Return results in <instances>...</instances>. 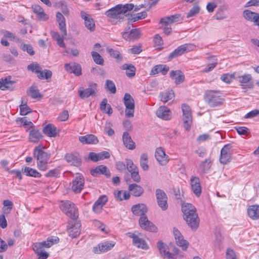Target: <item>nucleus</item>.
<instances>
[{
  "label": "nucleus",
  "instance_id": "obj_1",
  "mask_svg": "<svg viewBox=\"0 0 259 259\" xmlns=\"http://www.w3.org/2000/svg\"><path fill=\"white\" fill-rule=\"evenodd\" d=\"M59 241V238L58 237L51 236L49 237L46 241L34 243L32 248L38 256L37 259H47L49 254L44 250V248H49L53 244L58 243Z\"/></svg>",
  "mask_w": 259,
  "mask_h": 259
},
{
  "label": "nucleus",
  "instance_id": "obj_2",
  "mask_svg": "<svg viewBox=\"0 0 259 259\" xmlns=\"http://www.w3.org/2000/svg\"><path fill=\"white\" fill-rule=\"evenodd\" d=\"M134 7L133 4L117 5L107 11L105 15L109 19H122L128 15V12L133 10Z\"/></svg>",
  "mask_w": 259,
  "mask_h": 259
},
{
  "label": "nucleus",
  "instance_id": "obj_3",
  "mask_svg": "<svg viewBox=\"0 0 259 259\" xmlns=\"http://www.w3.org/2000/svg\"><path fill=\"white\" fill-rule=\"evenodd\" d=\"M182 210L184 213V219L188 225L192 229L197 228L199 224V219L196 212L195 207L191 204H187L182 206Z\"/></svg>",
  "mask_w": 259,
  "mask_h": 259
},
{
  "label": "nucleus",
  "instance_id": "obj_4",
  "mask_svg": "<svg viewBox=\"0 0 259 259\" xmlns=\"http://www.w3.org/2000/svg\"><path fill=\"white\" fill-rule=\"evenodd\" d=\"M34 157L37 160V166L40 170L46 171L48 168L50 154L43 150V147L39 145L33 150Z\"/></svg>",
  "mask_w": 259,
  "mask_h": 259
},
{
  "label": "nucleus",
  "instance_id": "obj_5",
  "mask_svg": "<svg viewBox=\"0 0 259 259\" xmlns=\"http://www.w3.org/2000/svg\"><path fill=\"white\" fill-rule=\"evenodd\" d=\"M205 102L211 107L222 105L224 101L222 94L219 91L208 90L204 95Z\"/></svg>",
  "mask_w": 259,
  "mask_h": 259
},
{
  "label": "nucleus",
  "instance_id": "obj_6",
  "mask_svg": "<svg viewBox=\"0 0 259 259\" xmlns=\"http://www.w3.org/2000/svg\"><path fill=\"white\" fill-rule=\"evenodd\" d=\"M60 208L68 217L72 220H76L78 218V209L75 204L70 201H61Z\"/></svg>",
  "mask_w": 259,
  "mask_h": 259
},
{
  "label": "nucleus",
  "instance_id": "obj_7",
  "mask_svg": "<svg viewBox=\"0 0 259 259\" xmlns=\"http://www.w3.org/2000/svg\"><path fill=\"white\" fill-rule=\"evenodd\" d=\"M123 101L125 106V114L126 117H133L135 111V101L134 98L130 94L125 93L123 98Z\"/></svg>",
  "mask_w": 259,
  "mask_h": 259
},
{
  "label": "nucleus",
  "instance_id": "obj_8",
  "mask_svg": "<svg viewBox=\"0 0 259 259\" xmlns=\"http://www.w3.org/2000/svg\"><path fill=\"white\" fill-rule=\"evenodd\" d=\"M195 46L191 44H185L179 46L177 49L173 51L168 56V59L171 60L173 58L181 56L185 53L194 50Z\"/></svg>",
  "mask_w": 259,
  "mask_h": 259
},
{
  "label": "nucleus",
  "instance_id": "obj_9",
  "mask_svg": "<svg viewBox=\"0 0 259 259\" xmlns=\"http://www.w3.org/2000/svg\"><path fill=\"white\" fill-rule=\"evenodd\" d=\"M180 21V15L179 14L171 15L169 17L162 18L160 20V23L164 27L163 28V32L165 34H169L171 31V28L168 27V25L175 22H178Z\"/></svg>",
  "mask_w": 259,
  "mask_h": 259
},
{
  "label": "nucleus",
  "instance_id": "obj_10",
  "mask_svg": "<svg viewBox=\"0 0 259 259\" xmlns=\"http://www.w3.org/2000/svg\"><path fill=\"white\" fill-rule=\"evenodd\" d=\"M155 196L158 206L163 211L167 210L168 207V198L164 191L160 189H157L155 191Z\"/></svg>",
  "mask_w": 259,
  "mask_h": 259
},
{
  "label": "nucleus",
  "instance_id": "obj_11",
  "mask_svg": "<svg viewBox=\"0 0 259 259\" xmlns=\"http://www.w3.org/2000/svg\"><path fill=\"white\" fill-rule=\"evenodd\" d=\"M182 110L184 128L186 130L189 131L192 123V116L190 107L188 105L184 104L182 106Z\"/></svg>",
  "mask_w": 259,
  "mask_h": 259
},
{
  "label": "nucleus",
  "instance_id": "obj_12",
  "mask_svg": "<svg viewBox=\"0 0 259 259\" xmlns=\"http://www.w3.org/2000/svg\"><path fill=\"white\" fill-rule=\"evenodd\" d=\"M98 84L93 82L88 83V88L85 89L78 90L79 96L81 99L87 98L90 96H95L97 90Z\"/></svg>",
  "mask_w": 259,
  "mask_h": 259
},
{
  "label": "nucleus",
  "instance_id": "obj_13",
  "mask_svg": "<svg viewBox=\"0 0 259 259\" xmlns=\"http://www.w3.org/2000/svg\"><path fill=\"white\" fill-rule=\"evenodd\" d=\"M232 146L230 144L225 145L221 150L220 161L223 164L230 162L232 159Z\"/></svg>",
  "mask_w": 259,
  "mask_h": 259
},
{
  "label": "nucleus",
  "instance_id": "obj_14",
  "mask_svg": "<svg viewBox=\"0 0 259 259\" xmlns=\"http://www.w3.org/2000/svg\"><path fill=\"white\" fill-rule=\"evenodd\" d=\"M252 76L250 74H245L242 75H236V79L240 83L243 89L253 88V83L250 82L252 80Z\"/></svg>",
  "mask_w": 259,
  "mask_h": 259
},
{
  "label": "nucleus",
  "instance_id": "obj_15",
  "mask_svg": "<svg viewBox=\"0 0 259 259\" xmlns=\"http://www.w3.org/2000/svg\"><path fill=\"white\" fill-rule=\"evenodd\" d=\"M84 180L82 176L77 174L72 181V190L75 193L81 192L84 187Z\"/></svg>",
  "mask_w": 259,
  "mask_h": 259
},
{
  "label": "nucleus",
  "instance_id": "obj_16",
  "mask_svg": "<svg viewBox=\"0 0 259 259\" xmlns=\"http://www.w3.org/2000/svg\"><path fill=\"white\" fill-rule=\"evenodd\" d=\"M139 225L141 228L145 230L153 232H156L157 231V227L148 220L146 215H143L140 218Z\"/></svg>",
  "mask_w": 259,
  "mask_h": 259
},
{
  "label": "nucleus",
  "instance_id": "obj_17",
  "mask_svg": "<svg viewBox=\"0 0 259 259\" xmlns=\"http://www.w3.org/2000/svg\"><path fill=\"white\" fill-rule=\"evenodd\" d=\"M115 243L113 241H105L99 243L93 247V251L95 253H101L106 252L113 247Z\"/></svg>",
  "mask_w": 259,
  "mask_h": 259
},
{
  "label": "nucleus",
  "instance_id": "obj_18",
  "mask_svg": "<svg viewBox=\"0 0 259 259\" xmlns=\"http://www.w3.org/2000/svg\"><path fill=\"white\" fill-rule=\"evenodd\" d=\"M174 235L176 240L177 244L181 247L183 250H186L188 245V242L184 239L183 235L180 232L178 229L174 228Z\"/></svg>",
  "mask_w": 259,
  "mask_h": 259
},
{
  "label": "nucleus",
  "instance_id": "obj_19",
  "mask_svg": "<svg viewBox=\"0 0 259 259\" xmlns=\"http://www.w3.org/2000/svg\"><path fill=\"white\" fill-rule=\"evenodd\" d=\"M190 185L193 192L196 196H200L201 194V187L199 178L195 176H192L190 178Z\"/></svg>",
  "mask_w": 259,
  "mask_h": 259
},
{
  "label": "nucleus",
  "instance_id": "obj_20",
  "mask_svg": "<svg viewBox=\"0 0 259 259\" xmlns=\"http://www.w3.org/2000/svg\"><path fill=\"white\" fill-rule=\"evenodd\" d=\"M80 16L84 21V25L90 31H93L95 29V24L92 17L83 11H81Z\"/></svg>",
  "mask_w": 259,
  "mask_h": 259
},
{
  "label": "nucleus",
  "instance_id": "obj_21",
  "mask_svg": "<svg viewBox=\"0 0 259 259\" xmlns=\"http://www.w3.org/2000/svg\"><path fill=\"white\" fill-rule=\"evenodd\" d=\"M157 247L161 255L164 258H174L175 255L170 253L168 246L161 241H159L157 244Z\"/></svg>",
  "mask_w": 259,
  "mask_h": 259
},
{
  "label": "nucleus",
  "instance_id": "obj_22",
  "mask_svg": "<svg viewBox=\"0 0 259 259\" xmlns=\"http://www.w3.org/2000/svg\"><path fill=\"white\" fill-rule=\"evenodd\" d=\"M155 156L157 161L161 165L166 164L168 161V156L165 154V151L162 147H159L156 149Z\"/></svg>",
  "mask_w": 259,
  "mask_h": 259
},
{
  "label": "nucleus",
  "instance_id": "obj_23",
  "mask_svg": "<svg viewBox=\"0 0 259 259\" xmlns=\"http://www.w3.org/2000/svg\"><path fill=\"white\" fill-rule=\"evenodd\" d=\"M65 69L69 73H73L76 76H79L81 74V65L77 63H67L65 64Z\"/></svg>",
  "mask_w": 259,
  "mask_h": 259
},
{
  "label": "nucleus",
  "instance_id": "obj_24",
  "mask_svg": "<svg viewBox=\"0 0 259 259\" xmlns=\"http://www.w3.org/2000/svg\"><path fill=\"white\" fill-rule=\"evenodd\" d=\"M127 235L133 239V243L134 245L138 248H141L143 249H147L148 246L146 242L143 239L139 238L135 233H128Z\"/></svg>",
  "mask_w": 259,
  "mask_h": 259
},
{
  "label": "nucleus",
  "instance_id": "obj_25",
  "mask_svg": "<svg viewBox=\"0 0 259 259\" xmlns=\"http://www.w3.org/2000/svg\"><path fill=\"white\" fill-rule=\"evenodd\" d=\"M91 174L94 177H97L102 174L105 175L107 177H109L111 175L110 170L103 165L98 166L95 168L92 169Z\"/></svg>",
  "mask_w": 259,
  "mask_h": 259
},
{
  "label": "nucleus",
  "instance_id": "obj_26",
  "mask_svg": "<svg viewBox=\"0 0 259 259\" xmlns=\"http://www.w3.org/2000/svg\"><path fill=\"white\" fill-rule=\"evenodd\" d=\"M133 213L138 216L142 217L145 215L147 211V206L143 203H139L134 205L131 208Z\"/></svg>",
  "mask_w": 259,
  "mask_h": 259
},
{
  "label": "nucleus",
  "instance_id": "obj_27",
  "mask_svg": "<svg viewBox=\"0 0 259 259\" xmlns=\"http://www.w3.org/2000/svg\"><path fill=\"white\" fill-rule=\"evenodd\" d=\"M108 200L106 195L101 196L95 202L93 206V209L97 213L101 212L103 206L107 202Z\"/></svg>",
  "mask_w": 259,
  "mask_h": 259
},
{
  "label": "nucleus",
  "instance_id": "obj_28",
  "mask_svg": "<svg viewBox=\"0 0 259 259\" xmlns=\"http://www.w3.org/2000/svg\"><path fill=\"white\" fill-rule=\"evenodd\" d=\"M80 227L81 224L79 222H76L73 224H72L67 230L69 236L72 238L77 237L80 234Z\"/></svg>",
  "mask_w": 259,
  "mask_h": 259
},
{
  "label": "nucleus",
  "instance_id": "obj_29",
  "mask_svg": "<svg viewBox=\"0 0 259 259\" xmlns=\"http://www.w3.org/2000/svg\"><path fill=\"white\" fill-rule=\"evenodd\" d=\"M65 158L68 163L70 164L78 166L80 164L81 159L78 154L68 153L66 154Z\"/></svg>",
  "mask_w": 259,
  "mask_h": 259
},
{
  "label": "nucleus",
  "instance_id": "obj_30",
  "mask_svg": "<svg viewBox=\"0 0 259 259\" xmlns=\"http://www.w3.org/2000/svg\"><path fill=\"white\" fill-rule=\"evenodd\" d=\"M243 15L246 20L253 22L255 25L259 26V14L246 10L243 12Z\"/></svg>",
  "mask_w": 259,
  "mask_h": 259
},
{
  "label": "nucleus",
  "instance_id": "obj_31",
  "mask_svg": "<svg viewBox=\"0 0 259 259\" xmlns=\"http://www.w3.org/2000/svg\"><path fill=\"white\" fill-rule=\"evenodd\" d=\"M79 141L83 144H96L99 142L97 137L93 134L79 137Z\"/></svg>",
  "mask_w": 259,
  "mask_h": 259
},
{
  "label": "nucleus",
  "instance_id": "obj_32",
  "mask_svg": "<svg viewBox=\"0 0 259 259\" xmlns=\"http://www.w3.org/2000/svg\"><path fill=\"white\" fill-rule=\"evenodd\" d=\"M122 141L124 146L130 150H134L136 148L135 143L133 141L127 132H124L122 135Z\"/></svg>",
  "mask_w": 259,
  "mask_h": 259
},
{
  "label": "nucleus",
  "instance_id": "obj_33",
  "mask_svg": "<svg viewBox=\"0 0 259 259\" xmlns=\"http://www.w3.org/2000/svg\"><path fill=\"white\" fill-rule=\"evenodd\" d=\"M56 20L59 24V29L63 33L64 36L67 35L65 19L61 13L58 12L56 13Z\"/></svg>",
  "mask_w": 259,
  "mask_h": 259
},
{
  "label": "nucleus",
  "instance_id": "obj_34",
  "mask_svg": "<svg viewBox=\"0 0 259 259\" xmlns=\"http://www.w3.org/2000/svg\"><path fill=\"white\" fill-rule=\"evenodd\" d=\"M170 77L175 80L176 84H179L182 83L185 80V76L180 70H172L169 74Z\"/></svg>",
  "mask_w": 259,
  "mask_h": 259
},
{
  "label": "nucleus",
  "instance_id": "obj_35",
  "mask_svg": "<svg viewBox=\"0 0 259 259\" xmlns=\"http://www.w3.org/2000/svg\"><path fill=\"white\" fill-rule=\"evenodd\" d=\"M169 109L166 106L160 107L156 111V115L159 118L163 119L168 120L170 119Z\"/></svg>",
  "mask_w": 259,
  "mask_h": 259
},
{
  "label": "nucleus",
  "instance_id": "obj_36",
  "mask_svg": "<svg viewBox=\"0 0 259 259\" xmlns=\"http://www.w3.org/2000/svg\"><path fill=\"white\" fill-rule=\"evenodd\" d=\"M44 133L49 137H55L58 134L56 126L52 124H48L43 129Z\"/></svg>",
  "mask_w": 259,
  "mask_h": 259
},
{
  "label": "nucleus",
  "instance_id": "obj_37",
  "mask_svg": "<svg viewBox=\"0 0 259 259\" xmlns=\"http://www.w3.org/2000/svg\"><path fill=\"white\" fill-rule=\"evenodd\" d=\"M169 69V67L166 65H157L152 68L150 74L155 75L160 72L163 75H165Z\"/></svg>",
  "mask_w": 259,
  "mask_h": 259
},
{
  "label": "nucleus",
  "instance_id": "obj_38",
  "mask_svg": "<svg viewBox=\"0 0 259 259\" xmlns=\"http://www.w3.org/2000/svg\"><path fill=\"white\" fill-rule=\"evenodd\" d=\"M15 81H11L10 78H2L0 80V89L5 91L7 90H13V85Z\"/></svg>",
  "mask_w": 259,
  "mask_h": 259
},
{
  "label": "nucleus",
  "instance_id": "obj_39",
  "mask_svg": "<svg viewBox=\"0 0 259 259\" xmlns=\"http://www.w3.org/2000/svg\"><path fill=\"white\" fill-rule=\"evenodd\" d=\"M128 190L131 192L132 194L136 197H139L144 193L143 188L136 184L130 185Z\"/></svg>",
  "mask_w": 259,
  "mask_h": 259
},
{
  "label": "nucleus",
  "instance_id": "obj_40",
  "mask_svg": "<svg viewBox=\"0 0 259 259\" xmlns=\"http://www.w3.org/2000/svg\"><path fill=\"white\" fill-rule=\"evenodd\" d=\"M248 216L253 220L259 218V206L253 205L250 206L247 209Z\"/></svg>",
  "mask_w": 259,
  "mask_h": 259
},
{
  "label": "nucleus",
  "instance_id": "obj_41",
  "mask_svg": "<svg viewBox=\"0 0 259 259\" xmlns=\"http://www.w3.org/2000/svg\"><path fill=\"white\" fill-rule=\"evenodd\" d=\"M159 98L162 102L166 103L170 100H173L174 93L172 90L161 92L159 95Z\"/></svg>",
  "mask_w": 259,
  "mask_h": 259
},
{
  "label": "nucleus",
  "instance_id": "obj_42",
  "mask_svg": "<svg viewBox=\"0 0 259 259\" xmlns=\"http://www.w3.org/2000/svg\"><path fill=\"white\" fill-rule=\"evenodd\" d=\"M22 171L24 172L27 176L32 177L34 178H40L41 175L36 169L29 167H25L23 168Z\"/></svg>",
  "mask_w": 259,
  "mask_h": 259
},
{
  "label": "nucleus",
  "instance_id": "obj_43",
  "mask_svg": "<svg viewBox=\"0 0 259 259\" xmlns=\"http://www.w3.org/2000/svg\"><path fill=\"white\" fill-rule=\"evenodd\" d=\"M41 138L42 135L38 130L32 129L30 131L29 140L31 142L37 143Z\"/></svg>",
  "mask_w": 259,
  "mask_h": 259
},
{
  "label": "nucleus",
  "instance_id": "obj_44",
  "mask_svg": "<svg viewBox=\"0 0 259 259\" xmlns=\"http://www.w3.org/2000/svg\"><path fill=\"white\" fill-rule=\"evenodd\" d=\"M51 34L53 38L57 41L59 47L64 48L66 47L65 44L64 42V36H61L59 33L55 32H52Z\"/></svg>",
  "mask_w": 259,
  "mask_h": 259
},
{
  "label": "nucleus",
  "instance_id": "obj_45",
  "mask_svg": "<svg viewBox=\"0 0 259 259\" xmlns=\"http://www.w3.org/2000/svg\"><path fill=\"white\" fill-rule=\"evenodd\" d=\"M209 60L211 63H209L206 68L202 70L203 72L207 73L212 71L218 64V60L215 57H210Z\"/></svg>",
  "mask_w": 259,
  "mask_h": 259
},
{
  "label": "nucleus",
  "instance_id": "obj_46",
  "mask_svg": "<svg viewBox=\"0 0 259 259\" xmlns=\"http://www.w3.org/2000/svg\"><path fill=\"white\" fill-rule=\"evenodd\" d=\"M122 68L126 70V74L128 77H132L135 75L136 68L133 65L124 64L122 65Z\"/></svg>",
  "mask_w": 259,
  "mask_h": 259
},
{
  "label": "nucleus",
  "instance_id": "obj_47",
  "mask_svg": "<svg viewBox=\"0 0 259 259\" xmlns=\"http://www.w3.org/2000/svg\"><path fill=\"white\" fill-rule=\"evenodd\" d=\"M115 197L119 201L123 200L124 199L126 200L128 199L130 195V193L125 191H117L114 192Z\"/></svg>",
  "mask_w": 259,
  "mask_h": 259
},
{
  "label": "nucleus",
  "instance_id": "obj_48",
  "mask_svg": "<svg viewBox=\"0 0 259 259\" xmlns=\"http://www.w3.org/2000/svg\"><path fill=\"white\" fill-rule=\"evenodd\" d=\"M147 16V13L146 11L141 12L140 13H138L136 14V15H131L128 17V20L130 22H134L137 21L139 20L144 19Z\"/></svg>",
  "mask_w": 259,
  "mask_h": 259
},
{
  "label": "nucleus",
  "instance_id": "obj_49",
  "mask_svg": "<svg viewBox=\"0 0 259 259\" xmlns=\"http://www.w3.org/2000/svg\"><path fill=\"white\" fill-rule=\"evenodd\" d=\"M33 11L36 14L39 18L45 20L47 19L46 15L44 13L43 9L38 5H33L32 7Z\"/></svg>",
  "mask_w": 259,
  "mask_h": 259
},
{
  "label": "nucleus",
  "instance_id": "obj_50",
  "mask_svg": "<svg viewBox=\"0 0 259 259\" xmlns=\"http://www.w3.org/2000/svg\"><path fill=\"white\" fill-rule=\"evenodd\" d=\"M148 155L147 153H143L141 155L140 157V165L142 168L146 171L149 169V165L148 164Z\"/></svg>",
  "mask_w": 259,
  "mask_h": 259
},
{
  "label": "nucleus",
  "instance_id": "obj_51",
  "mask_svg": "<svg viewBox=\"0 0 259 259\" xmlns=\"http://www.w3.org/2000/svg\"><path fill=\"white\" fill-rule=\"evenodd\" d=\"M236 72H234L232 74H229V73H226L223 74L221 75L220 79L223 82L227 83H230L231 82L233 81L234 79H236Z\"/></svg>",
  "mask_w": 259,
  "mask_h": 259
},
{
  "label": "nucleus",
  "instance_id": "obj_52",
  "mask_svg": "<svg viewBox=\"0 0 259 259\" xmlns=\"http://www.w3.org/2000/svg\"><path fill=\"white\" fill-rule=\"evenodd\" d=\"M28 94L33 99H36L41 97L37 88L35 86H31L29 88Z\"/></svg>",
  "mask_w": 259,
  "mask_h": 259
},
{
  "label": "nucleus",
  "instance_id": "obj_53",
  "mask_svg": "<svg viewBox=\"0 0 259 259\" xmlns=\"http://www.w3.org/2000/svg\"><path fill=\"white\" fill-rule=\"evenodd\" d=\"M4 207L3 208V211L4 213L8 214L10 213L11 211L13 206V202L9 200H5L3 201Z\"/></svg>",
  "mask_w": 259,
  "mask_h": 259
},
{
  "label": "nucleus",
  "instance_id": "obj_54",
  "mask_svg": "<svg viewBox=\"0 0 259 259\" xmlns=\"http://www.w3.org/2000/svg\"><path fill=\"white\" fill-rule=\"evenodd\" d=\"M19 108L21 115H26L32 112V110L28 106L26 103H23V101L21 104L19 106Z\"/></svg>",
  "mask_w": 259,
  "mask_h": 259
},
{
  "label": "nucleus",
  "instance_id": "obj_55",
  "mask_svg": "<svg viewBox=\"0 0 259 259\" xmlns=\"http://www.w3.org/2000/svg\"><path fill=\"white\" fill-rule=\"evenodd\" d=\"M107 51L110 54V55L113 58L121 60L122 59V57L119 51L117 50H114L110 47H107Z\"/></svg>",
  "mask_w": 259,
  "mask_h": 259
},
{
  "label": "nucleus",
  "instance_id": "obj_56",
  "mask_svg": "<svg viewBox=\"0 0 259 259\" xmlns=\"http://www.w3.org/2000/svg\"><path fill=\"white\" fill-rule=\"evenodd\" d=\"M105 88L112 94H115L116 92L115 85L111 80L107 79L106 81Z\"/></svg>",
  "mask_w": 259,
  "mask_h": 259
},
{
  "label": "nucleus",
  "instance_id": "obj_57",
  "mask_svg": "<svg viewBox=\"0 0 259 259\" xmlns=\"http://www.w3.org/2000/svg\"><path fill=\"white\" fill-rule=\"evenodd\" d=\"M52 75V72L50 70L45 69L44 71H40V73L38 74L37 76L39 79H48L51 78Z\"/></svg>",
  "mask_w": 259,
  "mask_h": 259
},
{
  "label": "nucleus",
  "instance_id": "obj_58",
  "mask_svg": "<svg viewBox=\"0 0 259 259\" xmlns=\"http://www.w3.org/2000/svg\"><path fill=\"white\" fill-rule=\"evenodd\" d=\"M92 57L94 62L98 64L103 65L104 63V59L102 56L97 52H92Z\"/></svg>",
  "mask_w": 259,
  "mask_h": 259
},
{
  "label": "nucleus",
  "instance_id": "obj_59",
  "mask_svg": "<svg viewBox=\"0 0 259 259\" xmlns=\"http://www.w3.org/2000/svg\"><path fill=\"white\" fill-rule=\"evenodd\" d=\"M27 69L39 74L41 70V68L38 64L32 63L27 66Z\"/></svg>",
  "mask_w": 259,
  "mask_h": 259
},
{
  "label": "nucleus",
  "instance_id": "obj_60",
  "mask_svg": "<svg viewBox=\"0 0 259 259\" xmlns=\"http://www.w3.org/2000/svg\"><path fill=\"white\" fill-rule=\"evenodd\" d=\"M200 7L198 5H194L187 14V17L190 18L195 16L199 13Z\"/></svg>",
  "mask_w": 259,
  "mask_h": 259
},
{
  "label": "nucleus",
  "instance_id": "obj_61",
  "mask_svg": "<svg viewBox=\"0 0 259 259\" xmlns=\"http://www.w3.org/2000/svg\"><path fill=\"white\" fill-rule=\"evenodd\" d=\"M58 7L59 8H60L62 12L65 15H69V11L68 9L67 6L66 4L63 2L61 1L58 3Z\"/></svg>",
  "mask_w": 259,
  "mask_h": 259
},
{
  "label": "nucleus",
  "instance_id": "obj_62",
  "mask_svg": "<svg viewBox=\"0 0 259 259\" xmlns=\"http://www.w3.org/2000/svg\"><path fill=\"white\" fill-rule=\"evenodd\" d=\"M21 49L23 51H26L30 56L34 54L33 48L31 45L29 44H23L21 45Z\"/></svg>",
  "mask_w": 259,
  "mask_h": 259
},
{
  "label": "nucleus",
  "instance_id": "obj_63",
  "mask_svg": "<svg viewBox=\"0 0 259 259\" xmlns=\"http://www.w3.org/2000/svg\"><path fill=\"white\" fill-rule=\"evenodd\" d=\"M125 163L126 168L129 172H132V171L137 169L138 168L137 166L134 164L133 161L131 159H126Z\"/></svg>",
  "mask_w": 259,
  "mask_h": 259
},
{
  "label": "nucleus",
  "instance_id": "obj_64",
  "mask_svg": "<svg viewBox=\"0 0 259 259\" xmlns=\"http://www.w3.org/2000/svg\"><path fill=\"white\" fill-rule=\"evenodd\" d=\"M130 38L133 41L139 38L141 35L140 31L137 29H132L130 32Z\"/></svg>",
  "mask_w": 259,
  "mask_h": 259
}]
</instances>
